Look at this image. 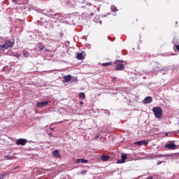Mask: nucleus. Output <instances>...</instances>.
<instances>
[{
	"label": "nucleus",
	"mask_w": 179,
	"mask_h": 179,
	"mask_svg": "<svg viewBox=\"0 0 179 179\" xmlns=\"http://www.w3.org/2000/svg\"><path fill=\"white\" fill-rule=\"evenodd\" d=\"M152 112L155 118H157V120H162L163 118V109L162 108L159 106L154 107L152 108Z\"/></svg>",
	"instance_id": "obj_1"
},
{
	"label": "nucleus",
	"mask_w": 179,
	"mask_h": 179,
	"mask_svg": "<svg viewBox=\"0 0 179 179\" xmlns=\"http://www.w3.org/2000/svg\"><path fill=\"white\" fill-rule=\"evenodd\" d=\"M15 45V41L6 40L3 45H0V51H5L8 48H12Z\"/></svg>",
	"instance_id": "obj_2"
},
{
	"label": "nucleus",
	"mask_w": 179,
	"mask_h": 179,
	"mask_svg": "<svg viewBox=\"0 0 179 179\" xmlns=\"http://www.w3.org/2000/svg\"><path fill=\"white\" fill-rule=\"evenodd\" d=\"M124 62L122 60H116L115 64H116V71H122L124 68H125V66L122 64Z\"/></svg>",
	"instance_id": "obj_3"
},
{
	"label": "nucleus",
	"mask_w": 179,
	"mask_h": 179,
	"mask_svg": "<svg viewBox=\"0 0 179 179\" xmlns=\"http://www.w3.org/2000/svg\"><path fill=\"white\" fill-rule=\"evenodd\" d=\"M27 142V141L26 140V138H19L16 141L15 143L17 145H20L21 146H24Z\"/></svg>",
	"instance_id": "obj_4"
},
{
	"label": "nucleus",
	"mask_w": 179,
	"mask_h": 179,
	"mask_svg": "<svg viewBox=\"0 0 179 179\" xmlns=\"http://www.w3.org/2000/svg\"><path fill=\"white\" fill-rule=\"evenodd\" d=\"M148 143L149 142H148V141L142 140L140 141L134 142V145H137V146H143V145H144V146H146V145H148Z\"/></svg>",
	"instance_id": "obj_5"
},
{
	"label": "nucleus",
	"mask_w": 179,
	"mask_h": 179,
	"mask_svg": "<svg viewBox=\"0 0 179 179\" xmlns=\"http://www.w3.org/2000/svg\"><path fill=\"white\" fill-rule=\"evenodd\" d=\"M125 160H127V155L122 153L121 159H118L117 164H122V163H125Z\"/></svg>",
	"instance_id": "obj_6"
},
{
	"label": "nucleus",
	"mask_w": 179,
	"mask_h": 179,
	"mask_svg": "<svg viewBox=\"0 0 179 179\" xmlns=\"http://www.w3.org/2000/svg\"><path fill=\"white\" fill-rule=\"evenodd\" d=\"M165 148L170 149L171 150H174L177 148V145L176 144L171 143L165 145L164 146Z\"/></svg>",
	"instance_id": "obj_7"
},
{
	"label": "nucleus",
	"mask_w": 179,
	"mask_h": 179,
	"mask_svg": "<svg viewBox=\"0 0 179 179\" xmlns=\"http://www.w3.org/2000/svg\"><path fill=\"white\" fill-rule=\"evenodd\" d=\"M153 101V98L152 96H146L143 101V104H150Z\"/></svg>",
	"instance_id": "obj_8"
},
{
	"label": "nucleus",
	"mask_w": 179,
	"mask_h": 179,
	"mask_svg": "<svg viewBox=\"0 0 179 179\" xmlns=\"http://www.w3.org/2000/svg\"><path fill=\"white\" fill-rule=\"evenodd\" d=\"M71 79H72V76L67 75L63 76V83H68V82H70Z\"/></svg>",
	"instance_id": "obj_9"
},
{
	"label": "nucleus",
	"mask_w": 179,
	"mask_h": 179,
	"mask_svg": "<svg viewBox=\"0 0 179 179\" xmlns=\"http://www.w3.org/2000/svg\"><path fill=\"white\" fill-rule=\"evenodd\" d=\"M48 17H51L52 19H56L57 20H61V18H59L61 17V15L58 13L49 15Z\"/></svg>",
	"instance_id": "obj_10"
},
{
	"label": "nucleus",
	"mask_w": 179,
	"mask_h": 179,
	"mask_svg": "<svg viewBox=\"0 0 179 179\" xmlns=\"http://www.w3.org/2000/svg\"><path fill=\"white\" fill-rule=\"evenodd\" d=\"M48 104V101H41L37 103V107H39V108H41V107H45Z\"/></svg>",
	"instance_id": "obj_11"
},
{
	"label": "nucleus",
	"mask_w": 179,
	"mask_h": 179,
	"mask_svg": "<svg viewBox=\"0 0 179 179\" xmlns=\"http://www.w3.org/2000/svg\"><path fill=\"white\" fill-rule=\"evenodd\" d=\"M52 156L54 157H57V159H61V154H59V151L58 150H55L53 151Z\"/></svg>",
	"instance_id": "obj_12"
},
{
	"label": "nucleus",
	"mask_w": 179,
	"mask_h": 179,
	"mask_svg": "<svg viewBox=\"0 0 179 179\" xmlns=\"http://www.w3.org/2000/svg\"><path fill=\"white\" fill-rule=\"evenodd\" d=\"M108 159H110V156H108V155L101 156V160H102V162H107Z\"/></svg>",
	"instance_id": "obj_13"
},
{
	"label": "nucleus",
	"mask_w": 179,
	"mask_h": 179,
	"mask_svg": "<svg viewBox=\"0 0 179 179\" xmlns=\"http://www.w3.org/2000/svg\"><path fill=\"white\" fill-rule=\"evenodd\" d=\"M76 58L77 59H80V60L83 59V52L77 53Z\"/></svg>",
	"instance_id": "obj_14"
},
{
	"label": "nucleus",
	"mask_w": 179,
	"mask_h": 179,
	"mask_svg": "<svg viewBox=\"0 0 179 179\" xmlns=\"http://www.w3.org/2000/svg\"><path fill=\"white\" fill-rule=\"evenodd\" d=\"M22 54L24 55V57H25V58H29V57H30V54L29 53V52L24 50L22 52Z\"/></svg>",
	"instance_id": "obj_15"
},
{
	"label": "nucleus",
	"mask_w": 179,
	"mask_h": 179,
	"mask_svg": "<svg viewBox=\"0 0 179 179\" xmlns=\"http://www.w3.org/2000/svg\"><path fill=\"white\" fill-rule=\"evenodd\" d=\"M4 157L6 160H13L14 159L13 156H10L9 155H4Z\"/></svg>",
	"instance_id": "obj_16"
},
{
	"label": "nucleus",
	"mask_w": 179,
	"mask_h": 179,
	"mask_svg": "<svg viewBox=\"0 0 179 179\" xmlns=\"http://www.w3.org/2000/svg\"><path fill=\"white\" fill-rule=\"evenodd\" d=\"M7 176L8 172H3V173L0 174V179H3Z\"/></svg>",
	"instance_id": "obj_17"
},
{
	"label": "nucleus",
	"mask_w": 179,
	"mask_h": 179,
	"mask_svg": "<svg viewBox=\"0 0 179 179\" xmlns=\"http://www.w3.org/2000/svg\"><path fill=\"white\" fill-rule=\"evenodd\" d=\"M78 96L81 99H83L86 97V94H85V92L80 93Z\"/></svg>",
	"instance_id": "obj_18"
},
{
	"label": "nucleus",
	"mask_w": 179,
	"mask_h": 179,
	"mask_svg": "<svg viewBox=\"0 0 179 179\" xmlns=\"http://www.w3.org/2000/svg\"><path fill=\"white\" fill-rule=\"evenodd\" d=\"M110 10H111L112 12H117V10H118L117 9V8H115V6H110Z\"/></svg>",
	"instance_id": "obj_19"
},
{
	"label": "nucleus",
	"mask_w": 179,
	"mask_h": 179,
	"mask_svg": "<svg viewBox=\"0 0 179 179\" xmlns=\"http://www.w3.org/2000/svg\"><path fill=\"white\" fill-rule=\"evenodd\" d=\"M102 66H108L111 65V62L102 63Z\"/></svg>",
	"instance_id": "obj_20"
},
{
	"label": "nucleus",
	"mask_w": 179,
	"mask_h": 179,
	"mask_svg": "<svg viewBox=\"0 0 179 179\" xmlns=\"http://www.w3.org/2000/svg\"><path fill=\"white\" fill-rule=\"evenodd\" d=\"M80 163H83V164H85V163H87V160L85 159H81Z\"/></svg>",
	"instance_id": "obj_21"
},
{
	"label": "nucleus",
	"mask_w": 179,
	"mask_h": 179,
	"mask_svg": "<svg viewBox=\"0 0 179 179\" xmlns=\"http://www.w3.org/2000/svg\"><path fill=\"white\" fill-rule=\"evenodd\" d=\"M94 22H96V23H100V24H101V21H97V17H95Z\"/></svg>",
	"instance_id": "obj_22"
},
{
	"label": "nucleus",
	"mask_w": 179,
	"mask_h": 179,
	"mask_svg": "<svg viewBox=\"0 0 179 179\" xmlns=\"http://www.w3.org/2000/svg\"><path fill=\"white\" fill-rule=\"evenodd\" d=\"M39 50L41 51L43 50H44V46H43V45H39Z\"/></svg>",
	"instance_id": "obj_23"
},
{
	"label": "nucleus",
	"mask_w": 179,
	"mask_h": 179,
	"mask_svg": "<svg viewBox=\"0 0 179 179\" xmlns=\"http://www.w3.org/2000/svg\"><path fill=\"white\" fill-rule=\"evenodd\" d=\"M80 160H81V159H77L76 160V163L77 164H79V163H80Z\"/></svg>",
	"instance_id": "obj_24"
},
{
	"label": "nucleus",
	"mask_w": 179,
	"mask_h": 179,
	"mask_svg": "<svg viewBox=\"0 0 179 179\" xmlns=\"http://www.w3.org/2000/svg\"><path fill=\"white\" fill-rule=\"evenodd\" d=\"M162 163H163V162H162V161H158L157 163V164L160 165V164H162Z\"/></svg>",
	"instance_id": "obj_25"
},
{
	"label": "nucleus",
	"mask_w": 179,
	"mask_h": 179,
	"mask_svg": "<svg viewBox=\"0 0 179 179\" xmlns=\"http://www.w3.org/2000/svg\"><path fill=\"white\" fill-rule=\"evenodd\" d=\"M115 80H117V78L115 77L113 78V82H115Z\"/></svg>",
	"instance_id": "obj_26"
},
{
	"label": "nucleus",
	"mask_w": 179,
	"mask_h": 179,
	"mask_svg": "<svg viewBox=\"0 0 179 179\" xmlns=\"http://www.w3.org/2000/svg\"><path fill=\"white\" fill-rule=\"evenodd\" d=\"M176 49L178 50V51H179V45H176Z\"/></svg>",
	"instance_id": "obj_27"
},
{
	"label": "nucleus",
	"mask_w": 179,
	"mask_h": 179,
	"mask_svg": "<svg viewBox=\"0 0 179 179\" xmlns=\"http://www.w3.org/2000/svg\"><path fill=\"white\" fill-rule=\"evenodd\" d=\"M81 174H86V171L81 172Z\"/></svg>",
	"instance_id": "obj_28"
},
{
	"label": "nucleus",
	"mask_w": 179,
	"mask_h": 179,
	"mask_svg": "<svg viewBox=\"0 0 179 179\" xmlns=\"http://www.w3.org/2000/svg\"><path fill=\"white\" fill-rule=\"evenodd\" d=\"M146 179H153V177L150 176V177L147 178Z\"/></svg>",
	"instance_id": "obj_29"
},
{
	"label": "nucleus",
	"mask_w": 179,
	"mask_h": 179,
	"mask_svg": "<svg viewBox=\"0 0 179 179\" xmlns=\"http://www.w3.org/2000/svg\"><path fill=\"white\" fill-rule=\"evenodd\" d=\"M82 104H83V101H80V106H82Z\"/></svg>",
	"instance_id": "obj_30"
},
{
	"label": "nucleus",
	"mask_w": 179,
	"mask_h": 179,
	"mask_svg": "<svg viewBox=\"0 0 179 179\" xmlns=\"http://www.w3.org/2000/svg\"><path fill=\"white\" fill-rule=\"evenodd\" d=\"M166 156H167V155H162L161 157H166Z\"/></svg>",
	"instance_id": "obj_31"
},
{
	"label": "nucleus",
	"mask_w": 179,
	"mask_h": 179,
	"mask_svg": "<svg viewBox=\"0 0 179 179\" xmlns=\"http://www.w3.org/2000/svg\"><path fill=\"white\" fill-rule=\"evenodd\" d=\"M99 136H95V138H96V139H99Z\"/></svg>",
	"instance_id": "obj_32"
},
{
	"label": "nucleus",
	"mask_w": 179,
	"mask_h": 179,
	"mask_svg": "<svg viewBox=\"0 0 179 179\" xmlns=\"http://www.w3.org/2000/svg\"><path fill=\"white\" fill-rule=\"evenodd\" d=\"M13 2H17V0H12Z\"/></svg>",
	"instance_id": "obj_33"
},
{
	"label": "nucleus",
	"mask_w": 179,
	"mask_h": 179,
	"mask_svg": "<svg viewBox=\"0 0 179 179\" xmlns=\"http://www.w3.org/2000/svg\"><path fill=\"white\" fill-rule=\"evenodd\" d=\"M165 136H169V133H166Z\"/></svg>",
	"instance_id": "obj_34"
},
{
	"label": "nucleus",
	"mask_w": 179,
	"mask_h": 179,
	"mask_svg": "<svg viewBox=\"0 0 179 179\" xmlns=\"http://www.w3.org/2000/svg\"><path fill=\"white\" fill-rule=\"evenodd\" d=\"M50 131H54V128H50Z\"/></svg>",
	"instance_id": "obj_35"
},
{
	"label": "nucleus",
	"mask_w": 179,
	"mask_h": 179,
	"mask_svg": "<svg viewBox=\"0 0 179 179\" xmlns=\"http://www.w3.org/2000/svg\"><path fill=\"white\" fill-rule=\"evenodd\" d=\"M100 139H103V137H101Z\"/></svg>",
	"instance_id": "obj_36"
},
{
	"label": "nucleus",
	"mask_w": 179,
	"mask_h": 179,
	"mask_svg": "<svg viewBox=\"0 0 179 179\" xmlns=\"http://www.w3.org/2000/svg\"><path fill=\"white\" fill-rule=\"evenodd\" d=\"M176 24H177V23H178V22H176Z\"/></svg>",
	"instance_id": "obj_37"
}]
</instances>
